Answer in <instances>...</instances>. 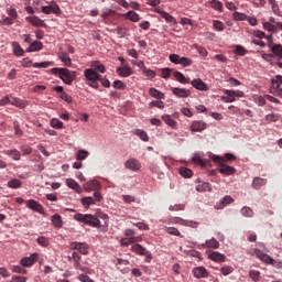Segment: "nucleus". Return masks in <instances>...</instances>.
<instances>
[{
	"mask_svg": "<svg viewBox=\"0 0 282 282\" xmlns=\"http://www.w3.org/2000/svg\"><path fill=\"white\" fill-rule=\"evenodd\" d=\"M101 188L100 182L93 180L84 184L85 191H94V196L86 197L82 199L83 206L87 208V206H91V204H96V202H100L102 199V195L98 192Z\"/></svg>",
	"mask_w": 282,
	"mask_h": 282,
	"instance_id": "obj_1",
	"label": "nucleus"
},
{
	"mask_svg": "<svg viewBox=\"0 0 282 282\" xmlns=\"http://www.w3.org/2000/svg\"><path fill=\"white\" fill-rule=\"evenodd\" d=\"M51 73L54 76H58V78H61L65 85H72V83L76 80V72L69 70L67 68L55 67L51 69Z\"/></svg>",
	"mask_w": 282,
	"mask_h": 282,
	"instance_id": "obj_2",
	"label": "nucleus"
},
{
	"mask_svg": "<svg viewBox=\"0 0 282 282\" xmlns=\"http://www.w3.org/2000/svg\"><path fill=\"white\" fill-rule=\"evenodd\" d=\"M212 160L219 165L218 171L223 175H235V173H237V170L234 166L226 165V160L224 158L213 154Z\"/></svg>",
	"mask_w": 282,
	"mask_h": 282,
	"instance_id": "obj_3",
	"label": "nucleus"
},
{
	"mask_svg": "<svg viewBox=\"0 0 282 282\" xmlns=\"http://www.w3.org/2000/svg\"><path fill=\"white\" fill-rule=\"evenodd\" d=\"M223 96L220 97V100L223 102H235L237 98H243L246 94L241 90H229V89H223Z\"/></svg>",
	"mask_w": 282,
	"mask_h": 282,
	"instance_id": "obj_4",
	"label": "nucleus"
},
{
	"mask_svg": "<svg viewBox=\"0 0 282 282\" xmlns=\"http://www.w3.org/2000/svg\"><path fill=\"white\" fill-rule=\"evenodd\" d=\"M75 219H77V221H83V224H88V226H100L98 217L91 214H76Z\"/></svg>",
	"mask_w": 282,
	"mask_h": 282,
	"instance_id": "obj_5",
	"label": "nucleus"
},
{
	"mask_svg": "<svg viewBox=\"0 0 282 282\" xmlns=\"http://www.w3.org/2000/svg\"><path fill=\"white\" fill-rule=\"evenodd\" d=\"M169 58L171 63H174V65H182L183 67H191V65H193V59L182 57L178 54H170Z\"/></svg>",
	"mask_w": 282,
	"mask_h": 282,
	"instance_id": "obj_6",
	"label": "nucleus"
},
{
	"mask_svg": "<svg viewBox=\"0 0 282 282\" xmlns=\"http://www.w3.org/2000/svg\"><path fill=\"white\" fill-rule=\"evenodd\" d=\"M132 252H135V254H140L141 257H145L147 263H151V259H153V256L150 253L147 248L142 247V245L137 243L132 246Z\"/></svg>",
	"mask_w": 282,
	"mask_h": 282,
	"instance_id": "obj_7",
	"label": "nucleus"
},
{
	"mask_svg": "<svg viewBox=\"0 0 282 282\" xmlns=\"http://www.w3.org/2000/svg\"><path fill=\"white\" fill-rule=\"evenodd\" d=\"M84 77L87 83H96L97 80H100V74L94 68H86L84 70Z\"/></svg>",
	"mask_w": 282,
	"mask_h": 282,
	"instance_id": "obj_8",
	"label": "nucleus"
},
{
	"mask_svg": "<svg viewBox=\"0 0 282 282\" xmlns=\"http://www.w3.org/2000/svg\"><path fill=\"white\" fill-rule=\"evenodd\" d=\"M69 250H77L80 254H89V245L86 242L74 241L68 246Z\"/></svg>",
	"mask_w": 282,
	"mask_h": 282,
	"instance_id": "obj_9",
	"label": "nucleus"
},
{
	"mask_svg": "<svg viewBox=\"0 0 282 282\" xmlns=\"http://www.w3.org/2000/svg\"><path fill=\"white\" fill-rule=\"evenodd\" d=\"M39 261V253H32L30 257H24L20 260L22 268H32Z\"/></svg>",
	"mask_w": 282,
	"mask_h": 282,
	"instance_id": "obj_10",
	"label": "nucleus"
},
{
	"mask_svg": "<svg viewBox=\"0 0 282 282\" xmlns=\"http://www.w3.org/2000/svg\"><path fill=\"white\" fill-rule=\"evenodd\" d=\"M53 90L56 91V94H59V98L65 102H73L74 98H72L69 94L65 93V88H63V86H55Z\"/></svg>",
	"mask_w": 282,
	"mask_h": 282,
	"instance_id": "obj_11",
	"label": "nucleus"
},
{
	"mask_svg": "<svg viewBox=\"0 0 282 282\" xmlns=\"http://www.w3.org/2000/svg\"><path fill=\"white\" fill-rule=\"evenodd\" d=\"M117 74L121 78H129L133 74V69L129 65H123L122 67H117Z\"/></svg>",
	"mask_w": 282,
	"mask_h": 282,
	"instance_id": "obj_12",
	"label": "nucleus"
},
{
	"mask_svg": "<svg viewBox=\"0 0 282 282\" xmlns=\"http://www.w3.org/2000/svg\"><path fill=\"white\" fill-rule=\"evenodd\" d=\"M124 166L130 171H140L142 169V164L137 159H129L126 161Z\"/></svg>",
	"mask_w": 282,
	"mask_h": 282,
	"instance_id": "obj_13",
	"label": "nucleus"
},
{
	"mask_svg": "<svg viewBox=\"0 0 282 282\" xmlns=\"http://www.w3.org/2000/svg\"><path fill=\"white\" fill-rule=\"evenodd\" d=\"M192 272L195 279H208V271L204 267H196Z\"/></svg>",
	"mask_w": 282,
	"mask_h": 282,
	"instance_id": "obj_14",
	"label": "nucleus"
},
{
	"mask_svg": "<svg viewBox=\"0 0 282 282\" xmlns=\"http://www.w3.org/2000/svg\"><path fill=\"white\" fill-rule=\"evenodd\" d=\"M42 12L44 14H61V7L58 4L53 3L51 6L42 7Z\"/></svg>",
	"mask_w": 282,
	"mask_h": 282,
	"instance_id": "obj_15",
	"label": "nucleus"
},
{
	"mask_svg": "<svg viewBox=\"0 0 282 282\" xmlns=\"http://www.w3.org/2000/svg\"><path fill=\"white\" fill-rule=\"evenodd\" d=\"M25 205L28 208L34 210L35 213H43V205H41L39 202L34 199L26 200Z\"/></svg>",
	"mask_w": 282,
	"mask_h": 282,
	"instance_id": "obj_16",
	"label": "nucleus"
},
{
	"mask_svg": "<svg viewBox=\"0 0 282 282\" xmlns=\"http://www.w3.org/2000/svg\"><path fill=\"white\" fill-rule=\"evenodd\" d=\"M172 94L176 96L177 98H188L191 96V90L185 88H172Z\"/></svg>",
	"mask_w": 282,
	"mask_h": 282,
	"instance_id": "obj_17",
	"label": "nucleus"
},
{
	"mask_svg": "<svg viewBox=\"0 0 282 282\" xmlns=\"http://www.w3.org/2000/svg\"><path fill=\"white\" fill-rule=\"evenodd\" d=\"M208 259L212 261H216V263H224L226 262V256L220 253L219 251H213L209 253Z\"/></svg>",
	"mask_w": 282,
	"mask_h": 282,
	"instance_id": "obj_18",
	"label": "nucleus"
},
{
	"mask_svg": "<svg viewBox=\"0 0 282 282\" xmlns=\"http://www.w3.org/2000/svg\"><path fill=\"white\" fill-rule=\"evenodd\" d=\"M192 86H194L195 89H198V91H208V85L204 83L200 78L192 80Z\"/></svg>",
	"mask_w": 282,
	"mask_h": 282,
	"instance_id": "obj_19",
	"label": "nucleus"
},
{
	"mask_svg": "<svg viewBox=\"0 0 282 282\" xmlns=\"http://www.w3.org/2000/svg\"><path fill=\"white\" fill-rule=\"evenodd\" d=\"M66 185L68 186V188H72L73 191H75V193H83V188L80 187L78 182H76L74 178H67Z\"/></svg>",
	"mask_w": 282,
	"mask_h": 282,
	"instance_id": "obj_20",
	"label": "nucleus"
},
{
	"mask_svg": "<svg viewBox=\"0 0 282 282\" xmlns=\"http://www.w3.org/2000/svg\"><path fill=\"white\" fill-rule=\"evenodd\" d=\"M161 118L167 127H171V129H177V121H175L171 115H163Z\"/></svg>",
	"mask_w": 282,
	"mask_h": 282,
	"instance_id": "obj_21",
	"label": "nucleus"
},
{
	"mask_svg": "<svg viewBox=\"0 0 282 282\" xmlns=\"http://www.w3.org/2000/svg\"><path fill=\"white\" fill-rule=\"evenodd\" d=\"M10 105L18 107L19 109H25V107H28V101L13 97L10 99Z\"/></svg>",
	"mask_w": 282,
	"mask_h": 282,
	"instance_id": "obj_22",
	"label": "nucleus"
},
{
	"mask_svg": "<svg viewBox=\"0 0 282 282\" xmlns=\"http://www.w3.org/2000/svg\"><path fill=\"white\" fill-rule=\"evenodd\" d=\"M268 184V180L262 177H254L252 181V188L256 191H259L262 186H265Z\"/></svg>",
	"mask_w": 282,
	"mask_h": 282,
	"instance_id": "obj_23",
	"label": "nucleus"
},
{
	"mask_svg": "<svg viewBox=\"0 0 282 282\" xmlns=\"http://www.w3.org/2000/svg\"><path fill=\"white\" fill-rule=\"evenodd\" d=\"M206 129V122L204 121H194L191 126V131L202 132Z\"/></svg>",
	"mask_w": 282,
	"mask_h": 282,
	"instance_id": "obj_24",
	"label": "nucleus"
},
{
	"mask_svg": "<svg viewBox=\"0 0 282 282\" xmlns=\"http://www.w3.org/2000/svg\"><path fill=\"white\" fill-rule=\"evenodd\" d=\"M156 12L160 14V17H162V19H165L166 23H175V18H173V15L169 14L166 11L158 8Z\"/></svg>",
	"mask_w": 282,
	"mask_h": 282,
	"instance_id": "obj_25",
	"label": "nucleus"
},
{
	"mask_svg": "<svg viewBox=\"0 0 282 282\" xmlns=\"http://www.w3.org/2000/svg\"><path fill=\"white\" fill-rule=\"evenodd\" d=\"M28 21H30L35 28H44L45 26V22L43 20H41V18L33 15V17H29L26 18Z\"/></svg>",
	"mask_w": 282,
	"mask_h": 282,
	"instance_id": "obj_26",
	"label": "nucleus"
},
{
	"mask_svg": "<svg viewBox=\"0 0 282 282\" xmlns=\"http://www.w3.org/2000/svg\"><path fill=\"white\" fill-rule=\"evenodd\" d=\"M270 50L273 53V56L278 58V61H282V45L281 44H275L270 47Z\"/></svg>",
	"mask_w": 282,
	"mask_h": 282,
	"instance_id": "obj_27",
	"label": "nucleus"
},
{
	"mask_svg": "<svg viewBox=\"0 0 282 282\" xmlns=\"http://www.w3.org/2000/svg\"><path fill=\"white\" fill-rule=\"evenodd\" d=\"M149 95L152 97V98H156V100H164V98H166L164 96V93L158 90L156 88H150L149 89Z\"/></svg>",
	"mask_w": 282,
	"mask_h": 282,
	"instance_id": "obj_28",
	"label": "nucleus"
},
{
	"mask_svg": "<svg viewBox=\"0 0 282 282\" xmlns=\"http://www.w3.org/2000/svg\"><path fill=\"white\" fill-rule=\"evenodd\" d=\"M202 248H213V250H217V248H219V241H217L215 238H212L206 240V242L202 245Z\"/></svg>",
	"mask_w": 282,
	"mask_h": 282,
	"instance_id": "obj_29",
	"label": "nucleus"
},
{
	"mask_svg": "<svg viewBox=\"0 0 282 282\" xmlns=\"http://www.w3.org/2000/svg\"><path fill=\"white\" fill-rule=\"evenodd\" d=\"M4 155H9L12 160L19 161L21 160V152L17 149L6 150Z\"/></svg>",
	"mask_w": 282,
	"mask_h": 282,
	"instance_id": "obj_30",
	"label": "nucleus"
},
{
	"mask_svg": "<svg viewBox=\"0 0 282 282\" xmlns=\"http://www.w3.org/2000/svg\"><path fill=\"white\" fill-rule=\"evenodd\" d=\"M123 17L124 19L132 21V23H138V21H140V14H138L135 11H129L123 14Z\"/></svg>",
	"mask_w": 282,
	"mask_h": 282,
	"instance_id": "obj_31",
	"label": "nucleus"
},
{
	"mask_svg": "<svg viewBox=\"0 0 282 282\" xmlns=\"http://www.w3.org/2000/svg\"><path fill=\"white\" fill-rule=\"evenodd\" d=\"M43 50V43L35 41L26 48V52H41Z\"/></svg>",
	"mask_w": 282,
	"mask_h": 282,
	"instance_id": "obj_32",
	"label": "nucleus"
},
{
	"mask_svg": "<svg viewBox=\"0 0 282 282\" xmlns=\"http://www.w3.org/2000/svg\"><path fill=\"white\" fill-rule=\"evenodd\" d=\"M208 6H210L214 10H217V12H224V4L219 0H212L207 2Z\"/></svg>",
	"mask_w": 282,
	"mask_h": 282,
	"instance_id": "obj_33",
	"label": "nucleus"
},
{
	"mask_svg": "<svg viewBox=\"0 0 282 282\" xmlns=\"http://www.w3.org/2000/svg\"><path fill=\"white\" fill-rule=\"evenodd\" d=\"M134 135H138L143 142H149V134L142 129L134 130Z\"/></svg>",
	"mask_w": 282,
	"mask_h": 282,
	"instance_id": "obj_34",
	"label": "nucleus"
},
{
	"mask_svg": "<svg viewBox=\"0 0 282 282\" xmlns=\"http://www.w3.org/2000/svg\"><path fill=\"white\" fill-rule=\"evenodd\" d=\"M91 67H94V69H96L95 72H99V74H105V72H107V68L100 64V62L94 61L91 62Z\"/></svg>",
	"mask_w": 282,
	"mask_h": 282,
	"instance_id": "obj_35",
	"label": "nucleus"
},
{
	"mask_svg": "<svg viewBox=\"0 0 282 282\" xmlns=\"http://www.w3.org/2000/svg\"><path fill=\"white\" fill-rule=\"evenodd\" d=\"M177 223L181 224L182 226H189L191 228H197V226H199L197 221L186 220L182 218H177Z\"/></svg>",
	"mask_w": 282,
	"mask_h": 282,
	"instance_id": "obj_36",
	"label": "nucleus"
},
{
	"mask_svg": "<svg viewBox=\"0 0 282 282\" xmlns=\"http://www.w3.org/2000/svg\"><path fill=\"white\" fill-rule=\"evenodd\" d=\"M12 47L15 56H23V54H25V51H23L21 44H19L18 42H13Z\"/></svg>",
	"mask_w": 282,
	"mask_h": 282,
	"instance_id": "obj_37",
	"label": "nucleus"
},
{
	"mask_svg": "<svg viewBox=\"0 0 282 282\" xmlns=\"http://www.w3.org/2000/svg\"><path fill=\"white\" fill-rule=\"evenodd\" d=\"M87 158H89V151L78 150L76 152V160H78V162H83V160H87Z\"/></svg>",
	"mask_w": 282,
	"mask_h": 282,
	"instance_id": "obj_38",
	"label": "nucleus"
},
{
	"mask_svg": "<svg viewBox=\"0 0 282 282\" xmlns=\"http://www.w3.org/2000/svg\"><path fill=\"white\" fill-rule=\"evenodd\" d=\"M196 191L198 192V193H206V192H208V193H210V191H213V188L210 187V183H203V184H200V185H197L196 186Z\"/></svg>",
	"mask_w": 282,
	"mask_h": 282,
	"instance_id": "obj_39",
	"label": "nucleus"
},
{
	"mask_svg": "<svg viewBox=\"0 0 282 282\" xmlns=\"http://www.w3.org/2000/svg\"><path fill=\"white\" fill-rule=\"evenodd\" d=\"M272 89L275 94V96H279L280 98H282V88H281V84H279V82L276 80H272Z\"/></svg>",
	"mask_w": 282,
	"mask_h": 282,
	"instance_id": "obj_40",
	"label": "nucleus"
},
{
	"mask_svg": "<svg viewBox=\"0 0 282 282\" xmlns=\"http://www.w3.org/2000/svg\"><path fill=\"white\" fill-rule=\"evenodd\" d=\"M7 186L9 188H21V186H23V183L18 178H12L7 183Z\"/></svg>",
	"mask_w": 282,
	"mask_h": 282,
	"instance_id": "obj_41",
	"label": "nucleus"
},
{
	"mask_svg": "<svg viewBox=\"0 0 282 282\" xmlns=\"http://www.w3.org/2000/svg\"><path fill=\"white\" fill-rule=\"evenodd\" d=\"M52 223L55 226V228H61L63 226V218L61 217V215L55 214L52 217Z\"/></svg>",
	"mask_w": 282,
	"mask_h": 282,
	"instance_id": "obj_42",
	"label": "nucleus"
},
{
	"mask_svg": "<svg viewBox=\"0 0 282 282\" xmlns=\"http://www.w3.org/2000/svg\"><path fill=\"white\" fill-rule=\"evenodd\" d=\"M174 78L178 83H182V85H186L188 83V79L186 78V76H184V74H182L181 72H175L174 73Z\"/></svg>",
	"mask_w": 282,
	"mask_h": 282,
	"instance_id": "obj_43",
	"label": "nucleus"
},
{
	"mask_svg": "<svg viewBox=\"0 0 282 282\" xmlns=\"http://www.w3.org/2000/svg\"><path fill=\"white\" fill-rule=\"evenodd\" d=\"M59 58H61L62 63H64V65L66 67H70L72 66V58L69 57V54L63 53L62 55H59Z\"/></svg>",
	"mask_w": 282,
	"mask_h": 282,
	"instance_id": "obj_44",
	"label": "nucleus"
},
{
	"mask_svg": "<svg viewBox=\"0 0 282 282\" xmlns=\"http://www.w3.org/2000/svg\"><path fill=\"white\" fill-rule=\"evenodd\" d=\"M50 124L53 129H63L64 127L63 121L56 118L51 119Z\"/></svg>",
	"mask_w": 282,
	"mask_h": 282,
	"instance_id": "obj_45",
	"label": "nucleus"
},
{
	"mask_svg": "<svg viewBox=\"0 0 282 282\" xmlns=\"http://www.w3.org/2000/svg\"><path fill=\"white\" fill-rule=\"evenodd\" d=\"M249 276L253 282H259V280L261 279V272L257 270H250Z\"/></svg>",
	"mask_w": 282,
	"mask_h": 282,
	"instance_id": "obj_46",
	"label": "nucleus"
},
{
	"mask_svg": "<svg viewBox=\"0 0 282 282\" xmlns=\"http://www.w3.org/2000/svg\"><path fill=\"white\" fill-rule=\"evenodd\" d=\"M267 122H279L281 120V116L276 113H269L265 116Z\"/></svg>",
	"mask_w": 282,
	"mask_h": 282,
	"instance_id": "obj_47",
	"label": "nucleus"
},
{
	"mask_svg": "<svg viewBox=\"0 0 282 282\" xmlns=\"http://www.w3.org/2000/svg\"><path fill=\"white\" fill-rule=\"evenodd\" d=\"M39 246H42V248H47V246H50V239L45 238V236H40L36 239Z\"/></svg>",
	"mask_w": 282,
	"mask_h": 282,
	"instance_id": "obj_48",
	"label": "nucleus"
},
{
	"mask_svg": "<svg viewBox=\"0 0 282 282\" xmlns=\"http://www.w3.org/2000/svg\"><path fill=\"white\" fill-rule=\"evenodd\" d=\"M180 175H182V177H193V171H191V169L188 167H181L180 169Z\"/></svg>",
	"mask_w": 282,
	"mask_h": 282,
	"instance_id": "obj_49",
	"label": "nucleus"
},
{
	"mask_svg": "<svg viewBox=\"0 0 282 282\" xmlns=\"http://www.w3.org/2000/svg\"><path fill=\"white\" fill-rule=\"evenodd\" d=\"M166 232L167 235H173L174 237H184L182 236V232H180V230L175 227H167Z\"/></svg>",
	"mask_w": 282,
	"mask_h": 282,
	"instance_id": "obj_50",
	"label": "nucleus"
},
{
	"mask_svg": "<svg viewBox=\"0 0 282 282\" xmlns=\"http://www.w3.org/2000/svg\"><path fill=\"white\" fill-rule=\"evenodd\" d=\"M213 26H214V29L217 30V32H224V30H225L224 22H221L219 20H214L213 21Z\"/></svg>",
	"mask_w": 282,
	"mask_h": 282,
	"instance_id": "obj_51",
	"label": "nucleus"
},
{
	"mask_svg": "<svg viewBox=\"0 0 282 282\" xmlns=\"http://www.w3.org/2000/svg\"><path fill=\"white\" fill-rule=\"evenodd\" d=\"M235 21H246L248 19V15L246 13L241 12H234L232 14Z\"/></svg>",
	"mask_w": 282,
	"mask_h": 282,
	"instance_id": "obj_52",
	"label": "nucleus"
},
{
	"mask_svg": "<svg viewBox=\"0 0 282 282\" xmlns=\"http://www.w3.org/2000/svg\"><path fill=\"white\" fill-rule=\"evenodd\" d=\"M142 74H144V76H147L148 78H155L156 76L155 70H152L151 68H148V67H143Z\"/></svg>",
	"mask_w": 282,
	"mask_h": 282,
	"instance_id": "obj_53",
	"label": "nucleus"
},
{
	"mask_svg": "<svg viewBox=\"0 0 282 282\" xmlns=\"http://www.w3.org/2000/svg\"><path fill=\"white\" fill-rule=\"evenodd\" d=\"M11 270L12 272H15V274H28V270L21 265H13Z\"/></svg>",
	"mask_w": 282,
	"mask_h": 282,
	"instance_id": "obj_54",
	"label": "nucleus"
},
{
	"mask_svg": "<svg viewBox=\"0 0 282 282\" xmlns=\"http://www.w3.org/2000/svg\"><path fill=\"white\" fill-rule=\"evenodd\" d=\"M228 204H232V197H230V196H225V197L220 200V205L218 206V208H225V206H228Z\"/></svg>",
	"mask_w": 282,
	"mask_h": 282,
	"instance_id": "obj_55",
	"label": "nucleus"
},
{
	"mask_svg": "<svg viewBox=\"0 0 282 282\" xmlns=\"http://www.w3.org/2000/svg\"><path fill=\"white\" fill-rule=\"evenodd\" d=\"M83 259V257H80V254H78V252H73L72 256L68 257V261H73V263H78L80 262Z\"/></svg>",
	"mask_w": 282,
	"mask_h": 282,
	"instance_id": "obj_56",
	"label": "nucleus"
},
{
	"mask_svg": "<svg viewBox=\"0 0 282 282\" xmlns=\"http://www.w3.org/2000/svg\"><path fill=\"white\" fill-rule=\"evenodd\" d=\"M112 87L115 89H121V90L127 89V85H124V83H122V80H120V79L115 80L112 84Z\"/></svg>",
	"mask_w": 282,
	"mask_h": 282,
	"instance_id": "obj_57",
	"label": "nucleus"
},
{
	"mask_svg": "<svg viewBox=\"0 0 282 282\" xmlns=\"http://www.w3.org/2000/svg\"><path fill=\"white\" fill-rule=\"evenodd\" d=\"M50 65H53L52 62H41V63H34L33 67L35 68H47Z\"/></svg>",
	"mask_w": 282,
	"mask_h": 282,
	"instance_id": "obj_58",
	"label": "nucleus"
},
{
	"mask_svg": "<svg viewBox=\"0 0 282 282\" xmlns=\"http://www.w3.org/2000/svg\"><path fill=\"white\" fill-rule=\"evenodd\" d=\"M235 271V269H232V267H223L220 269L221 274H224V276H228V274H232V272Z\"/></svg>",
	"mask_w": 282,
	"mask_h": 282,
	"instance_id": "obj_59",
	"label": "nucleus"
},
{
	"mask_svg": "<svg viewBox=\"0 0 282 282\" xmlns=\"http://www.w3.org/2000/svg\"><path fill=\"white\" fill-rule=\"evenodd\" d=\"M161 77L162 78H171V68L166 67V68H162L161 69Z\"/></svg>",
	"mask_w": 282,
	"mask_h": 282,
	"instance_id": "obj_60",
	"label": "nucleus"
},
{
	"mask_svg": "<svg viewBox=\"0 0 282 282\" xmlns=\"http://www.w3.org/2000/svg\"><path fill=\"white\" fill-rule=\"evenodd\" d=\"M235 53L238 56H246L247 51H246V48L243 46L237 45L236 50H235Z\"/></svg>",
	"mask_w": 282,
	"mask_h": 282,
	"instance_id": "obj_61",
	"label": "nucleus"
},
{
	"mask_svg": "<svg viewBox=\"0 0 282 282\" xmlns=\"http://www.w3.org/2000/svg\"><path fill=\"white\" fill-rule=\"evenodd\" d=\"M254 100H256L257 105H259V107H264V105H265V97H263V96H256Z\"/></svg>",
	"mask_w": 282,
	"mask_h": 282,
	"instance_id": "obj_62",
	"label": "nucleus"
},
{
	"mask_svg": "<svg viewBox=\"0 0 282 282\" xmlns=\"http://www.w3.org/2000/svg\"><path fill=\"white\" fill-rule=\"evenodd\" d=\"M78 281H82V282H95L94 280H91V278H89V275L84 274V273L78 275Z\"/></svg>",
	"mask_w": 282,
	"mask_h": 282,
	"instance_id": "obj_63",
	"label": "nucleus"
},
{
	"mask_svg": "<svg viewBox=\"0 0 282 282\" xmlns=\"http://www.w3.org/2000/svg\"><path fill=\"white\" fill-rule=\"evenodd\" d=\"M13 282H28V278L25 276H19V275H13L12 276Z\"/></svg>",
	"mask_w": 282,
	"mask_h": 282,
	"instance_id": "obj_64",
	"label": "nucleus"
}]
</instances>
